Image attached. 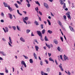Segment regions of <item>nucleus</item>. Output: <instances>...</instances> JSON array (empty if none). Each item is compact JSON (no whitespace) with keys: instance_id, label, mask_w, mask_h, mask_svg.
<instances>
[{"instance_id":"1","label":"nucleus","mask_w":75,"mask_h":75,"mask_svg":"<svg viewBox=\"0 0 75 75\" xmlns=\"http://www.w3.org/2000/svg\"><path fill=\"white\" fill-rule=\"evenodd\" d=\"M4 4L5 7H8V8L10 11H13V10H12V8H11L10 7V6H8L7 4L5 2H4Z\"/></svg>"},{"instance_id":"2","label":"nucleus","mask_w":75,"mask_h":75,"mask_svg":"<svg viewBox=\"0 0 75 75\" xmlns=\"http://www.w3.org/2000/svg\"><path fill=\"white\" fill-rule=\"evenodd\" d=\"M37 33L39 35V37H40V39L42 41H44V40L42 38V33H41V32L40 31H37Z\"/></svg>"},{"instance_id":"3","label":"nucleus","mask_w":75,"mask_h":75,"mask_svg":"<svg viewBox=\"0 0 75 75\" xmlns=\"http://www.w3.org/2000/svg\"><path fill=\"white\" fill-rule=\"evenodd\" d=\"M21 65H24L25 67L26 68L27 67V66H26V64L25 63V62L23 61H22L21 62Z\"/></svg>"},{"instance_id":"4","label":"nucleus","mask_w":75,"mask_h":75,"mask_svg":"<svg viewBox=\"0 0 75 75\" xmlns=\"http://www.w3.org/2000/svg\"><path fill=\"white\" fill-rule=\"evenodd\" d=\"M64 61H65L67 59V60H69V59H68V57L66 56V55H65V54H64Z\"/></svg>"},{"instance_id":"5","label":"nucleus","mask_w":75,"mask_h":75,"mask_svg":"<svg viewBox=\"0 0 75 75\" xmlns=\"http://www.w3.org/2000/svg\"><path fill=\"white\" fill-rule=\"evenodd\" d=\"M44 6L46 8H48L49 7H48V4H47L46 3H44Z\"/></svg>"},{"instance_id":"6","label":"nucleus","mask_w":75,"mask_h":75,"mask_svg":"<svg viewBox=\"0 0 75 75\" xmlns=\"http://www.w3.org/2000/svg\"><path fill=\"white\" fill-rule=\"evenodd\" d=\"M57 23L59 24L60 25V26H62V23H61V21H60L59 20L58 21Z\"/></svg>"},{"instance_id":"7","label":"nucleus","mask_w":75,"mask_h":75,"mask_svg":"<svg viewBox=\"0 0 75 75\" xmlns=\"http://www.w3.org/2000/svg\"><path fill=\"white\" fill-rule=\"evenodd\" d=\"M69 27L70 29V30L71 31H73V32H74V28L72 27L69 26Z\"/></svg>"},{"instance_id":"8","label":"nucleus","mask_w":75,"mask_h":75,"mask_svg":"<svg viewBox=\"0 0 75 75\" xmlns=\"http://www.w3.org/2000/svg\"><path fill=\"white\" fill-rule=\"evenodd\" d=\"M33 56H34V57H35V58L36 59H37V55L36 54H35V53H34L33 54Z\"/></svg>"},{"instance_id":"9","label":"nucleus","mask_w":75,"mask_h":75,"mask_svg":"<svg viewBox=\"0 0 75 75\" xmlns=\"http://www.w3.org/2000/svg\"><path fill=\"white\" fill-rule=\"evenodd\" d=\"M57 50L58 51L60 52H61V49L60 48V47L58 46L57 47Z\"/></svg>"},{"instance_id":"10","label":"nucleus","mask_w":75,"mask_h":75,"mask_svg":"<svg viewBox=\"0 0 75 75\" xmlns=\"http://www.w3.org/2000/svg\"><path fill=\"white\" fill-rule=\"evenodd\" d=\"M45 30L43 29V30L42 31V34H45Z\"/></svg>"},{"instance_id":"11","label":"nucleus","mask_w":75,"mask_h":75,"mask_svg":"<svg viewBox=\"0 0 75 75\" xmlns=\"http://www.w3.org/2000/svg\"><path fill=\"white\" fill-rule=\"evenodd\" d=\"M34 23V24H35L36 25H39V24H38V23L37 21H35Z\"/></svg>"},{"instance_id":"12","label":"nucleus","mask_w":75,"mask_h":75,"mask_svg":"<svg viewBox=\"0 0 75 75\" xmlns=\"http://www.w3.org/2000/svg\"><path fill=\"white\" fill-rule=\"evenodd\" d=\"M47 33L51 34L52 33V31L51 30H49L47 31Z\"/></svg>"},{"instance_id":"13","label":"nucleus","mask_w":75,"mask_h":75,"mask_svg":"<svg viewBox=\"0 0 75 75\" xmlns=\"http://www.w3.org/2000/svg\"><path fill=\"white\" fill-rule=\"evenodd\" d=\"M71 14V13L70 12H68L67 13H66V16H69Z\"/></svg>"},{"instance_id":"14","label":"nucleus","mask_w":75,"mask_h":75,"mask_svg":"<svg viewBox=\"0 0 75 75\" xmlns=\"http://www.w3.org/2000/svg\"><path fill=\"white\" fill-rule=\"evenodd\" d=\"M63 8L64 9V8H66V4H65V3H64V4Z\"/></svg>"},{"instance_id":"15","label":"nucleus","mask_w":75,"mask_h":75,"mask_svg":"<svg viewBox=\"0 0 75 75\" xmlns=\"http://www.w3.org/2000/svg\"><path fill=\"white\" fill-rule=\"evenodd\" d=\"M20 40L23 42H25V40L22 37L20 38Z\"/></svg>"},{"instance_id":"16","label":"nucleus","mask_w":75,"mask_h":75,"mask_svg":"<svg viewBox=\"0 0 75 75\" xmlns=\"http://www.w3.org/2000/svg\"><path fill=\"white\" fill-rule=\"evenodd\" d=\"M49 60L50 61H52L53 62H54V60L52 59L51 57H50L49 58Z\"/></svg>"},{"instance_id":"17","label":"nucleus","mask_w":75,"mask_h":75,"mask_svg":"<svg viewBox=\"0 0 75 75\" xmlns=\"http://www.w3.org/2000/svg\"><path fill=\"white\" fill-rule=\"evenodd\" d=\"M23 20H25V21H27L28 20V18L27 17H25L24 19H23Z\"/></svg>"},{"instance_id":"18","label":"nucleus","mask_w":75,"mask_h":75,"mask_svg":"<svg viewBox=\"0 0 75 75\" xmlns=\"http://www.w3.org/2000/svg\"><path fill=\"white\" fill-rule=\"evenodd\" d=\"M46 46H47V47H48V48L49 49H50V48H51V47L50 46V45H48V44H47V43H46Z\"/></svg>"},{"instance_id":"19","label":"nucleus","mask_w":75,"mask_h":75,"mask_svg":"<svg viewBox=\"0 0 75 75\" xmlns=\"http://www.w3.org/2000/svg\"><path fill=\"white\" fill-rule=\"evenodd\" d=\"M35 2L37 4H38L39 6H40V3L38 2V1H35Z\"/></svg>"},{"instance_id":"20","label":"nucleus","mask_w":75,"mask_h":75,"mask_svg":"<svg viewBox=\"0 0 75 75\" xmlns=\"http://www.w3.org/2000/svg\"><path fill=\"white\" fill-rule=\"evenodd\" d=\"M0 54H2V55L4 56H5V54H4V52H0Z\"/></svg>"},{"instance_id":"21","label":"nucleus","mask_w":75,"mask_h":75,"mask_svg":"<svg viewBox=\"0 0 75 75\" xmlns=\"http://www.w3.org/2000/svg\"><path fill=\"white\" fill-rule=\"evenodd\" d=\"M30 63H31L33 64V59H30L29 60Z\"/></svg>"},{"instance_id":"22","label":"nucleus","mask_w":75,"mask_h":75,"mask_svg":"<svg viewBox=\"0 0 75 75\" xmlns=\"http://www.w3.org/2000/svg\"><path fill=\"white\" fill-rule=\"evenodd\" d=\"M35 48L37 51H38V49H39V47H38L35 46Z\"/></svg>"},{"instance_id":"23","label":"nucleus","mask_w":75,"mask_h":75,"mask_svg":"<svg viewBox=\"0 0 75 75\" xmlns=\"http://www.w3.org/2000/svg\"><path fill=\"white\" fill-rule=\"evenodd\" d=\"M8 14L10 15L9 17L11 19H12L13 17H12V15L10 13H8Z\"/></svg>"},{"instance_id":"24","label":"nucleus","mask_w":75,"mask_h":75,"mask_svg":"<svg viewBox=\"0 0 75 75\" xmlns=\"http://www.w3.org/2000/svg\"><path fill=\"white\" fill-rule=\"evenodd\" d=\"M5 28V30H6V32L7 33L8 31V28L6 27Z\"/></svg>"},{"instance_id":"25","label":"nucleus","mask_w":75,"mask_h":75,"mask_svg":"<svg viewBox=\"0 0 75 75\" xmlns=\"http://www.w3.org/2000/svg\"><path fill=\"white\" fill-rule=\"evenodd\" d=\"M30 31L31 30L29 29H27L26 30V33L27 34L29 33H30Z\"/></svg>"},{"instance_id":"26","label":"nucleus","mask_w":75,"mask_h":75,"mask_svg":"<svg viewBox=\"0 0 75 75\" xmlns=\"http://www.w3.org/2000/svg\"><path fill=\"white\" fill-rule=\"evenodd\" d=\"M37 8H35V10L36 11H37V12L38 14V7H36Z\"/></svg>"},{"instance_id":"27","label":"nucleus","mask_w":75,"mask_h":75,"mask_svg":"<svg viewBox=\"0 0 75 75\" xmlns=\"http://www.w3.org/2000/svg\"><path fill=\"white\" fill-rule=\"evenodd\" d=\"M45 40L46 41H48V39H47V36H45Z\"/></svg>"},{"instance_id":"28","label":"nucleus","mask_w":75,"mask_h":75,"mask_svg":"<svg viewBox=\"0 0 75 75\" xmlns=\"http://www.w3.org/2000/svg\"><path fill=\"white\" fill-rule=\"evenodd\" d=\"M54 42L55 43V44H58V41L56 40H54Z\"/></svg>"},{"instance_id":"29","label":"nucleus","mask_w":75,"mask_h":75,"mask_svg":"<svg viewBox=\"0 0 75 75\" xmlns=\"http://www.w3.org/2000/svg\"><path fill=\"white\" fill-rule=\"evenodd\" d=\"M47 21L48 22V24L50 25H51V22L50 21V20H47Z\"/></svg>"},{"instance_id":"30","label":"nucleus","mask_w":75,"mask_h":75,"mask_svg":"<svg viewBox=\"0 0 75 75\" xmlns=\"http://www.w3.org/2000/svg\"><path fill=\"white\" fill-rule=\"evenodd\" d=\"M5 72L6 73H8V70L7 69V68L5 67Z\"/></svg>"},{"instance_id":"31","label":"nucleus","mask_w":75,"mask_h":75,"mask_svg":"<svg viewBox=\"0 0 75 75\" xmlns=\"http://www.w3.org/2000/svg\"><path fill=\"white\" fill-rule=\"evenodd\" d=\"M67 17L69 19H70V20H71V15H68L67 16Z\"/></svg>"},{"instance_id":"32","label":"nucleus","mask_w":75,"mask_h":75,"mask_svg":"<svg viewBox=\"0 0 75 75\" xmlns=\"http://www.w3.org/2000/svg\"><path fill=\"white\" fill-rule=\"evenodd\" d=\"M14 5L16 7V8H18V6L17 5V4H14Z\"/></svg>"},{"instance_id":"33","label":"nucleus","mask_w":75,"mask_h":75,"mask_svg":"<svg viewBox=\"0 0 75 75\" xmlns=\"http://www.w3.org/2000/svg\"><path fill=\"white\" fill-rule=\"evenodd\" d=\"M60 2V4H61V5H62L63 4H64V1H61Z\"/></svg>"},{"instance_id":"34","label":"nucleus","mask_w":75,"mask_h":75,"mask_svg":"<svg viewBox=\"0 0 75 75\" xmlns=\"http://www.w3.org/2000/svg\"><path fill=\"white\" fill-rule=\"evenodd\" d=\"M63 18L65 19V20L66 21V19H67V16L65 15H64L63 16Z\"/></svg>"},{"instance_id":"35","label":"nucleus","mask_w":75,"mask_h":75,"mask_svg":"<svg viewBox=\"0 0 75 75\" xmlns=\"http://www.w3.org/2000/svg\"><path fill=\"white\" fill-rule=\"evenodd\" d=\"M12 28L14 29V30H16V26H12Z\"/></svg>"},{"instance_id":"36","label":"nucleus","mask_w":75,"mask_h":75,"mask_svg":"<svg viewBox=\"0 0 75 75\" xmlns=\"http://www.w3.org/2000/svg\"><path fill=\"white\" fill-rule=\"evenodd\" d=\"M41 74L42 75H44L45 73L43 71H41Z\"/></svg>"},{"instance_id":"37","label":"nucleus","mask_w":75,"mask_h":75,"mask_svg":"<svg viewBox=\"0 0 75 75\" xmlns=\"http://www.w3.org/2000/svg\"><path fill=\"white\" fill-rule=\"evenodd\" d=\"M45 62H46L47 64H48V61H47V60H45Z\"/></svg>"},{"instance_id":"38","label":"nucleus","mask_w":75,"mask_h":75,"mask_svg":"<svg viewBox=\"0 0 75 75\" xmlns=\"http://www.w3.org/2000/svg\"><path fill=\"white\" fill-rule=\"evenodd\" d=\"M27 6H28V7H30V4H27Z\"/></svg>"},{"instance_id":"39","label":"nucleus","mask_w":75,"mask_h":75,"mask_svg":"<svg viewBox=\"0 0 75 75\" xmlns=\"http://www.w3.org/2000/svg\"><path fill=\"white\" fill-rule=\"evenodd\" d=\"M60 40H62V42H63V41H64V40H63V38L61 36L60 37Z\"/></svg>"},{"instance_id":"40","label":"nucleus","mask_w":75,"mask_h":75,"mask_svg":"<svg viewBox=\"0 0 75 75\" xmlns=\"http://www.w3.org/2000/svg\"><path fill=\"white\" fill-rule=\"evenodd\" d=\"M47 71H48V72H50V69L49 68H48L47 69Z\"/></svg>"},{"instance_id":"41","label":"nucleus","mask_w":75,"mask_h":75,"mask_svg":"<svg viewBox=\"0 0 75 75\" xmlns=\"http://www.w3.org/2000/svg\"><path fill=\"white\" fill-rule=\"evenodd\" d=\"M23 57H25V59H28V57H27V56H26L24 55H23Z\"/></svg>"},{"instance_id":"42","label":"nucleus","mask_w":75,"mask_h":75,"mask_svg":"<svg viewBox=\"0 0 75 75\" xmlns=\"http://www.w3.org/2000/svg\"><path fill=\"white\" fill-rule=\"evenodd\" d=\"M23 21L25 23V24L27 25V22H26V21H25V20H24V19H23Z\"/></svg>"},{"instance_id":"43","label":"nucleus","mask_w":75,"mask_h":75,"mask_svg":"<svg viewBox=\"0 0 75 75\" xmlns=\"http://www.w3.org/2000/svg\"><path fill=\"white\" fill-rule=\"evenodd\" d=\"M1 16H2L3 17H4V13L3 12L1 13Z\"/></svg>"},{"instance_id":"44","label":"nucleus","mask_w":75,"mask_h":75,"mask_svg":"<svg viewBox=\"0 0 75 75\" xmlns=\"http://www.w3.org/2000/svg\"><path fill=\"white\" fill-rule=\"evenodd\" d=\"M17 2L18 4H21V2H19L18 1H17Z\"/></svg>"},{"instance_id":"45","label":"nucleus","mask_w":75,"mask_h":75,"mask_svg":"<svg viewBox=\"0 0 75 75\" xmlns=\"http://www.w3.org/2000/svg\"><path fill=\"white\" fill-rule=\"evenodd\" d=\"M39 13L40 14V15H41V16H42V13H41L40 11H39Z\"/></svg>"},{"instance_id":"46","label":"nucleus","mask_w":75,"mask_h":75,"mask_svg":"<svg viewBox=\"0 0 75 75\" xmlns=\"http://www.w3.org/2000/svg\"><path fill=\"white\" fill-rule=\"evenodd\" d=\"M55 62L56 65H58V62H57V60H56V59L55 60Z\"/></svg>"},{"instance_id":"47","label":"nucleus","mask_w":75,"mask_h":75,"mask_svg":"<svg viewBox=\"0 0 75 75\" xmlns=\"http://www.w3.org/2000/svg\"><path fill=\"white\" fill-rule=\"evenodd\" d=\"M35 42H36L37 43V44H38V42L37 41V39H35Z\"/></svg>"},{"instance_id":"48","label":"nucleus","mask_w":75,"mask_h":75,"mask_svg":"<svg viewBox=\"0 0 75 75\" xmlns=\"http://www.w3.org/2000/svg\"><path fill=\"white\" fill-rule=\"evenodd\" d=\"M16 27L17 30H18L19 31L20 29H19V28H18V26H17Z\"/></svg>"},{"instance_id":"49","label":"nucleus","mask_w":75,"mask_h":75,"mask_svg":"<svg viewBox=\"0 0 75 75\" xmlns=\"http://www.w3.org/2000/svg\"><path fill=\"white\" fill-rule=\"evenodd\" d=\"M41 25L42 28V29L44 28V27H43V26L44 25L42 24V25Z\"/></svg>"},{"instance_id":"50","label":"nucleus","mask_w":75,"mask_h":75,"mask_svg":"<svg viewBox=\"0 0 75 75\" xmlns=\"http://www.w3.org/2000/svg\"><path fill=\"white\" fill-rule=\"evenodd\" d=\"M60 58H61V59H62V55H60Z\"/></svg>"},{"instance_id":"51","label":"nucleus","mask_w":75,"mask_h":75,"mask_svg":"<svg viewBox=\"0 0 75 75\" xmlns=\"http://www.w3.org/2000/svg\"><path fill=\"white\" fill-rule=\"evenodd\" d=\"M39 19L40 21H41V18L40 17H39Z\"/></svg>"},{"instance_id":"52","label":"nucleus","mask_w":75,"mask_h":75,"mask_svg":"<svg viewBox=\"0 0 75 75\" xmlns=\"http://www.w3.org/2000/svg\"><path fill=\"white\" fill-rule=\"evenodd\" d=\"M48 54L49 57H51V53H48Z\"/></svg>"},{"instance_id":"53","label":"nucleus","mask_w":75,"mask_h":75,"mask_svg":"<svg viewBox=\"0 0 75 75\" xmlns=\"http://www.w3.org/2000/svg\"><path fill=\"white\" fill-rule=\"evenodd\" d=\"M67 74H68V75H71V73H70V72H69V71H68V73Z\"/></svg>"},{"instance_id":"54","label":"nucleus","mask_w":75,"mask_h":75,"mask_svg":"<svg viewBox=\"0 0 75 75\" xmlns=\"http://www.w3.org/2000/svg\"><path fill=\"white\" fill-rule=\"evenodd\" d=\"M2 40L3 41H6V40L4 38H3Z\"/></svg>"},{"instance_id":"55","label":"nucleus","mask_w":75,"mask_h":75,"mask_svg":"<svg viewBox=\"0 0 75 75\" xmlns=\"http://www.w3.org/2000/svg\"><path fill=\"white\" fill-rule=\"evenodd\" d=\"M1 22L2 23H4V20H1Z\"/></svg>"},{"instance_id":"56","label":"nucleus","mask_w":75,"mask_h":75,"mask_svg":"<svg viewBox=\"0 0 75 75\" xmlns=\"http://www.w3.org/2000/svg\"><path fill=\"white\" fill-rule=\"evenodd\" d=\"M3 30H4L5 33H6V30L4 29V28H3Z\"/></svg>"},{"instance_id":"57","label":"nucleus","mask_w":75,"mask_h":75,"mask_svg":"<svg viewBox=\"0 0 75 75\" xmlns=\"http://www.w3.org/2000/svg\"><path fill=\"white\" fill-rule=\"evenodd\" d=\"M59 68H62V66L61 65H59Z\"/></svg>"},{"instance_id":"58","label":"nucleus","mask_w":75,"mask_h":75,"mask_svg":"<svg viewBox=\"0 0 75 75\" xmlns=\"http://www.w3.org/2000/svg\"><path fill=\"white\" fill-rule=\"evenodd\" d=\"M61 71H64V69H63L62 68H60Z\"/></svg>"},{"instance_id":"59","label":"nucleus","mask_w":75,"mask_h":75,"mask_svg":"<svg viewBox=\"0 0 75 75\" xmlns=\"http://www.w3.org/2000/svg\"><path fill=\"white\" fill-rule=\"evenodd\" d=\"M40 64L41 65H42V61H40Z\"/></svg>"},{"instance_id":"60","label":"nucleus","mask_w":75,"mask_h":75,"mask_svg":"<svg viewBox=\"0 0 75 75\" xmlns=\"http://www.w3.org/2000/svg\"><path fill=\"white\" fill-rule=\"evenodd\" d=\"M9 42L11 44H12V41L11 40H10L9 41Z\"/></svg>"},{"instance_id":"61","label":"nucleus","mask_w":75,"mask_h":75,"mask_svg":"<svg viewBox=\"0 0 75 75\" xmlns=\"http://www.w3.org/2000/svg\"><path fill=\"white\" fill-rule=\"evenodd\" d=\"M0 60H3V58L2 57H0Z\"/></svg>"},{"instance_id":"62","label":"nucleus","mask_w":75,"mask_h":75,"mask_svg":"<svg viewBox=\"0 0 75 75\" xmlns=\"http://www.w3.org/2000/svg\"><path fill=\"white\" fill-rule=\"evenodd\" d=\"M0 75H4V73H0Z\"/></svg>"},{"instance_id":"63","label":"nucleus","mask_w":75,"mask_h":75,"mask_svg":"<svg viewBox=\"0 0 75 75\" xmlns=\"http://www.w3.org/2000/svg\"><path fill=\"white\" fill-rule=\"evenodd\" d=\"M49 1H50V2H52L53 1H54V0H49Z\"/></svg>"},{"instance_id":"64","label":"nucleus","mask_w":75,"mask_h":75,"mask_svg":"<svg viewBox=\"0 0 75 75\" xmlns=\"http://www.w3.org/2000/svg\"><path fill=\"white\" fill-rule=\"evenodd\" d=\"M31 36H34V35H33V32H32L31 33Z\"/></svg>"}]
</instances>
